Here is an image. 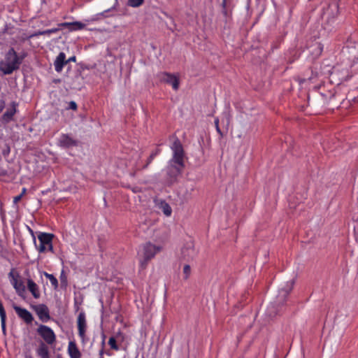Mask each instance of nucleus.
<instances>
[{
    "instance_id": "obj_14",
    "label": "nucleus",
    "mask_w": 358,
    "mask_h": 358,
    "mask_svg": "<svg viewBox=\"0 0 358 358\" xmlns=\"http://www.w3.org/2000/svg\"><path fill=\"white\" fill-rule=\"evenodd\" d=\"M13 308L17 316L24 320L26 323L30 324L34 320L32 314L27 309L17 306H14Z\"/></svg>"
},
{
    "instance_id": "obj_3",
    "label": "nucleus",
    "mask_w": 358,
    "mask_h": 358,
    "mask_svg": "<svg viewBox=\"0 0 358 358\" xmlns=\"http://www.w3.org/2000/svg\"><path fill=\"white\" fill-rule=\"evenodd\" d=\"M171 149L173 152V156L169 161L170 163H174L180 166H185V151L180 141L177 137H174V141L171 145Z\"/></svg>"
},
{
    "instance_id": "obj_6",
    "label": "nucleus",
    "mask_w": 358,
    "mask_h": 358,
    "mask_svg": "<svg viewBox=\"0 0 358 358\" xmlns=\"http://www.w3.org/2000/svg\"><path fill=\"white\" fill-rule=\"evenodd\" d=\"M37 332L48 345H52L56 341V336L53 330L46 325H39Z\"/></svg>"
},
{
    "instance_id": "obj_37",
    "label": "nucleus",
    "mask_w": 358,
    "mask_h": 358,
    "mask_svg": "<svg viewBox=\"0 0 358 358\" xmlns=\"http://www.w3.org/2000/svg\"><path fill=\"white\" fill-rule=\"evenodd\" d=\"M103 353H104L103 348H102V349L99 351V357H103Z\"/></svg>"
},
{
    "instance_id": "obj_39",
    "label": "nucleus",
    "mask_w": 358,
    "mask_h": 358,
    "mask_svg": "<svg viewBox=\"0 0 358 358\" xmlns=\"http://www.w3.org/2000/svg\"><path fill=\"white\" fill-rule=\"evenodd\" d=\"M149 166V164H148V162L143 166V169H145L148 168V166Z\"/></svg>"
},
{
    "instance_id": "obj_25",
    "label": "nucleus",
    "mask_w": 358,
    "mask_h": 358,
    "mask_svg": "<svg viewBox=\"0 0 358 358\" xmlns=\"http://www.w3.org/2000/svg\"><path fill=\"white\" fill-rule=\"evenodd\" d=\"M144 0H127V5L133 8H137L141 6Z\"/></svg>"
},
{
    "instance_id": "obj_41",
    "label": "nucleus",
    "mask_w": 358,
    "mask_h": 358,
    "mask_svg": "<svg viewBox=\"0 0 358 358\" xmlns=\"http://www.w3.org/2000/svg\"><path fill=\"white\" fill-rule=\"evenodd\" d=\"M99 358H104V357H99Z\"/></svg>"
},
{
    "instance_id": "obj_8",
    "label": "nucleus",
    "mask_w": 358,
    "mask_h": 358,
    "mask_svg": "<svg viewBox=\"0 0 358 358\" xmlns=\"http://www.w3.org/2000/svg\"><path fill=\"white\" fill-rule=\"evenodd\" d=\"M77 324H78V335L80 337L82 342L83 343H85V332L87 329V323H86V317L85 314L84 312H80L78 314V318H77Z\"/></svg>"
},
{
    "instance_id": "obj_27",
    "label": "nucleus",
    "mask_w": 358,
    "mask_h": 358,
    "mask_svg": "<svg viewBox=\"0 0 358 358\" xmlns=\"http://www.w3.org/2000/svg\"><path fill=\"white\" fill-rule=\"evenodd\" d=\"M108 345L110 346V348L113 350H118L119 347L116 343V340L114 337H110L108 341Z\"/></svg>"
},
{
    "instance_id": "obj_38",
    "label": "nucleus",
    "mask_w": 358,
    "mask_h": 358,
    "mask_svg": "<svg viewBox=\"0 0 358 358\" xmlns=\"http://www.w3.org/2000/svg\"><path fill=\"white\" fill-rule=\"evenodd\" d=\"M222 6L224 8H225V6H226V0H223V1H222Z\"/></svg>"
},
{
    "instance_id": "obj_9",
    "label": "nucleus",
    "mask_w": 358,
    "mask_h": 358,
    "mask_svg": "<svg viewBox=\"0 0 358 358\" xmlns=\"http://www.w3.org/2000/svg\"><path fill=\"white\" fill-rule=\"evenodd\" d=\"M294 284V281L292 280L287 283L285 287L282 288L279 291V294L277 296L276 301H275V304L280 305L283 304L285 302L288 294L293 289Z\"/></svg>"
},
{
    "instance_id": "obj_11",
    "label": "nucleus",
    "mask_w": 358,
    "mask_h": 358,
    "mask_svg": "<svg viewBox=\"0 0 358 358\" xmlns=\"http://www.w3.org/2000/svg\"><path fill=\"white\" fill-rule=\"evenodd\" d=\"M38 317L43 322H48L50 320V312L48 306L45 304H39L34 307Z\"/></svg>"
},
{
    "instance_id": "obj_7",
    "label": "nucleus",
    "mask_w": 358,
    "mask_h": 358,
    "mask_svg": "<svg viewBox=\"0 0 358 358\" xmlns=\"http://www.w3.org/2000/svg\"><path fill=\"white\" fill-rule=\"evenodd\" d=\"M184 166H180L174 163L169 162V166L166 168V172L168 175V182L169 183L174 182L178 176H180L182 173Z\"/></svg>"
},
{
    "instance_id": "obj_12",
    "label": "nucleus",
    "mask_w": 358,
    "mask_h": 358,
    "mask_svg": "<svg viewBox=\"0 0 358 358\" xmlns=\"http://www.w3.org/2000/svg\"><path fill=\"white\" fill-rule=\"evenodd\" d=\"M161 79L164 82L171 85L174 90H178L179 88V79L173 74L164 72L161 74Z\"/></svg>"
},
{
    "instance_id": "obj_28",
    "label": "nucleus",
    "mask_w": 358,
    "mask_h": 358,
    "mask_svg": "<svg viewBox=\"0 0 358 358\" xmlns=\"http://www.w3.org/2000/svg\"><path fill=\"white\" fill-rule=\"evenodd\" d=\"M60 29L61 28L59 27H58L57 28L46 29V30L43 31L42 34H43V35H50L51 34H55V33L58 32L60 30Z\"/></svg>"
},
{
    "instance_id": "obj_21",
    "label": "nucleus",
    "mask_w": 358,
    "mask_h": 358,
    "mask_svg": "<svg viewBox=\"0 0 358 358\" xmlns=\"http://www.w3.org/2000/svg\"><path fill=\"white\" fill-rule=\"evenodd\" d=\"M36 354L41 358H50L48 347L43 342L36 350Z\"/></svg>"
},
{
    "instance_id": "obj_30",
    "label": "nucleus",
    "mask_w": 358,
    "mask_h": 358,
    "mask_svg": "<svg viewBox=\"0 0 358 358\" xmlns=\"http://www.w3.org/2000/svg\"><path fill=\"white\" fill-rule=\"evenodd\" d=\"M26 192H27V189L25 187L22 188L21 194L13 198V202L15 203H17V202H19L21 200L23 195L26 193Z\"/></svg>"
},
{
    "instance_id": "obj_34",
    "label": "nucleus",
    "mask_w": 358,
    "mask_h": 358,
    "mask_svg": "<svg viewBox=\"0 0 358 358\" xmlns=\"http://www.w3.org/2000/svg\"><path fill=\"white\" fill-rule=\"evenodd\" d=\"M43 31H36L33 34H31V35H29L27 38H34V37H36V36H41V35H43V34H42Z\"/></svg>"
},
{
    "instance_id": "obj_40",
    "label": "nucleus",
    "mask_w": 358,
    "mask_h": 358,
    "mask_svg": "<svg viewBox=\"0 0 358 358\" xmlns=\"http://www.w3.org/2000/svg\"><path fill=\"white\" fill-rule=\"evenodd\" d=\"M41 3H43V4L46 3L45 0H41Z\"/></svg>"
},
{
    "instance_id": "obj_17",
    "label": "nucleus",
    "mask_w": 358,
    "mask_h": 358,
    "mask_svg": "<svg viewBox=\"0 0 358 358\" xmlns=\"http://www.w3.org/2000/svg\"><path fill=\"white\" fill-rule=\"evenodd\" d=\"M67 64L66 61V55L64 52H61L59 53L55 60L54 61L55 69L57 73H60L64 65Z\"/></svg>"
},
{
    "instance_id": "obj_20",
    "label": "nucleus",
    "mask_w": 358,
    "mask_h": 358,
    "mask_svg": "<svg viewBox=\"0 0 358 358\" xmlns=\"http://www.w3.org/2000/svg\"><path fill=\"white\" fill-rule=\"evenodd\" d=\"M68 353L71 358H80L81 353L73 341H70L68 346Z\"/></svg>"
},
{
    "instance_id": "obj_22",
    "label": "nucleus",
    "mask_w": 358,
    "mask_h": 358,
    "mask_svg": "<svg viewBox=\"0 0 358 358\" xmlns=\"http://www.w3.org/2000/svg\"><path fill=\"white\" fill-rule=\"evenodd\" d=\"M0 317H1V326L3 333L5 334L6 331V313L3 306L0 301Z\"/></svg>"
},
{
    "instance_id": "obj_15",
    "label": "nucleus",
    "mask_w": 358,
    "mask_h": 358,
    "mask_svg": "<svg viewBox=\"0 0 358 358\" xmlns=\"http://www.w3.org/2000/svg\"><path fill=\"white\" fill-rule=\"evenodd\" d=\"M53 237V234L45 232H40L39 234L38 235V239L40 243L46 245L48 246V249L50 251L53 250V246L52 243Z\"/></svg>"
},
{
    "instance_id": "obj_23",
    "label": "nucleus",
    "mask_w": 358,
    "mask_h": 358,
    "mask_svg": "<svg viewBox=\"0 0 358 358\" xmlns=\"http://www.w3.org/2000/svg\"><path fill=\"white\" fill-rule=\"evenodd\" d=\"M159 208L162 210V212L166 216L169 217L171 215L172 209L170 205L165 201H161L159 202Z\"/></svg>"
},
{
    "instance_id": "obj_4",
    "label": "nucleus",
    "mask_w": 358,
    "mask_h": 358,
    "mask_svg": "<svg viewBox=\"0 0 358 358\" xmlns=\"http://www.w3.org/2000/svg\"><path fill=\"white\" fill-rule=\"evenodd\" d=\"M162 248L156 246L151 243H147L143 246V259L141 261V268H145L148 262L152 259L155 255L161 250Z\"/></svg>"
},
{
    "instance_id": "obj_5",
    "label": "nucleus",
    "mask_w": 358,
    "mask_h": 358,
    "mask_svg": "<svg viewBox=\"0 0 358 358\" xmlns=\"http://www.w3.org/2000/svg\"><path fill=\"white\" fill-rule=\"evenodd\" d=\"M10 284L15 289L18 295L21 296L25 292V286L23 282L20 280V273L15 271V268H11L8 274Z\"/></svg>"
},
{
    "instance_id": "obj_26",
    "label": "nucleus",
    "mask_w": 358,
    "mask_h": 358,
    "mask_svg": "<svg viewBox=\"0 0 358 358\" xmlns=\"http://www.w3.org/2000/svg\"><path fill=\"white\" fill-rule=\"evenodd\" d=\"M183 273H184V278L185 280L188 279L191 274V268H190V266L189 264H185L184 266Z\"/></svg>"
},
{
    "instance_id": "obj_1",
    "label": "nucleus",
    "mask_w": 358,
    "mask_h": 358,
    "mask_svg": "<svg viewBox=\"0 0 358 358\" xmlns=\"http://www.w3.org/2000/svg\"><path fill=\"white\" fill-rule=\"evenodd\" d=\"M356 73H358V43L348 39L342 50L341 62L334 67L331 76L343 82Z\"/></svg>"
},
{
    "instance_id": "obj_33",
    "label": "nucleus",
    "mask_w": 358,
    "mask_h": 358,
    "mask_svg": "<svg viewBox=\"0 0 358 358\" xmlns=\"http://www.w3.org/2000/svg\"><path fill=\"white\" fill-rule=\"evenodd\" d=\"M47 248H48V246L46 245H43V244L40 243L39 246L38 248V250L41 253V252H44L46 250Z\"/></svg>"
},
{
    "instance_id": "obj_29",
    "label": "nucleus",
    "mask_w": 358,
    "mask_h": 358,
    "mask_svg": "<svg viewBox=\"0 0 358 358\" xmlns=\"http://www.w3.org/2000/svg\"><path fill=\"white\" fill-rule=\"evenodd\" d=\"M159 153H160V150L159 149H156L154 152H152L151 153V155H150V157H148V164H150L152 162L154 158L157 155H158Z\"/></svg>"
},
{
    "instance_id": "obj_2",
    "label": "nucleus",
    "mask_w": 358,
    "mask_h": 358,
    "mask_svg": "<svg viewBox=\"0 0 358 358\" xmlns=\"http://www.w3.org/2000/svg\"><path fill=\"white\" fill-rule=\"evenodd\" d=\"M22 58L19 57L13 48H10L0 62V71L3 75H10L20 68Z\"/></svg>"
},
{
    "instance_id": "obj_35",
    "label": "nucleus",
    "mask_w": 358,
    "mask_h": 358,
    "mask_svg": "<svg viewBox=\"0 0 358 358\" xmlns=\"http://www.w3.org/2000/svg\"><path fill=\"white\" fill-rule=\"evenodd\" d=\"M66 61L67 62V63H69L70 62H76V56H72V57H69L68 59H66Z\"/></svg>"
},
{
    "instance_id": "obj_32",
    "label": "nucleus",
    "mask_w": 358,
    "mask_h": 358,
    "mask_svg": "<svg viewBox=\"0 0 358 358\" xmlns=\"http://www.w3.org/2000/svg\"><path fill=\"white\" fill-rule=\"evenodd\" d=\"M67 109L76 110L77 109V103L74 101H70Z\"/></svg>"
},
{
    "instance_id": "obj_36",
    "label": "nucleus",
    "mask_w": 358,
    "mask_h": 358,
    "mask_svg": "<svg viewBox=\"0 0 358 358\" xmlns=\"http://www.w3.org/2000/svg\"><path fill=\"white\" fill-rule=\"evenodd\" d=\"M5 106V101L3 100L1 101V105H0V113L3 110Z\"/></svg>"
},
{
    "instance_id": "obj_16",
    "label": "nucleus",
    "mask_w": 358,
    "mask_h": 358,
    "mask_svg": "<svg viewBox=\"0 0 358 358\" xmlns=\"http://www.w3.org/2000/svg\"><path fill=\"white\" fill-rule=\"evenodd\" d=\"M58 27L60 28L66 27L70 31H74L83 29L85 27V24L81 22L76 21L71 22H62L58 24Z\"/></svg>"
},
{
    "instance_id": "obj_13",
    "label": "nucleus",
    "mask_w": 358,
    "mask_h": 358,
    "mask_svg": "<svg viewBox=\"0 0 358 358\" xmlns=\"http://www.w3.org/2000/svg\"><path fill=\"white\" fill-rule=\"evenodd\" d=\"M18 103L13 101L10 103V107L1 116V122L3 123H8L13 120V117L17 112V107Z\"/></svg>"
},
{
    "instance_id": "obj_42",
    "label": "nucleus",
    "mask_w": 358,
    "mask_h": 358,
    "mask_svg": "<svg viewBox=\"0 0 358 358\" xmlns=\"http://www.w3.org/2000/svg\"><path fill=\"white\" fill-rule=\"evenodd\" d=\"M58 358H62V357H59Z\"/></svg>"
},
{
    "instance_id": "obj_24",
    "label": "nucleus",
    "mask_w": 358,
    "mask_h": 358,
    "mask_svg": "<svg viewBox=\"0 0 358 358\" xmlns=\"http://www.w3.org/2000/svg\"><path fill=\"white\" fill-rule=\"evenodd\" d=\"M44 275L50 280L52 286L54 287L55 289H57L58 287V280L57 279L52 275L50 274L47 272H43Z\"/></svg>"
},
{
    "instance_id": "obj_18",
    "label": "nucleus",
    "mask_w": 358,
    "mask_h": 358,
    "mask_svg": "<svg viewBox=\"0 0 358 358\" xmlns=\"http://www.w3.org/2000/svg\"><path fill=\"white\" fill-rule=\"evenodd\" d=\"M181 258L185 261H192L196 256V252L193 247H185L182 249Z\"/></svg>"
},
{
    "instance_id": "obj_19",
    "label": "nucleus",
    "mask_w": 358,
    "mask_h": 358,
    "mask_svg": "<svg viewBox=\"0 0 358 358\" xmlns=\"http://www.w3.org/2000/svg\"><path fill=\"white\" fill-rule=\"evenodd\" d=\"M27 288L29 291L31 293L34 298L38 299L41 294L38 286L36 285V283L31 278L27 279Z\"/></svg>"
},
{
    "instance_id": "obj_31",
    "label": "nucleus",
    "mask_w": 358,
    "mask_h": 358,
    "mask_svg": "<svg viewBox=\"0 0 358 358\" xmlns=\"http://www.w3.org/2000/svg\"><path fill=\"white\" fill-rule=\"evenodd\" d=\"M214 122H215L217 132L220 135V136H223L222 132L219 127V119L217 117L215 118Z\"/></svg>"
},
{
    "instance_id": "obj_10",
    "label": "nucleus",
    "mask_w": 358,
    "mask_h": 358,
    "mask_svg": "<svg viewBox=\"0 0 358 358\" xmlns=\"http://www.w3.org/2000/svg\"><path fill=\"white\" fill-rule=\"evenodd\" d=\"M78 141L72 138L69 134H62L58 138L57 145L64 148H69L77 146Z\"/></svg>"
}]
</instances>
